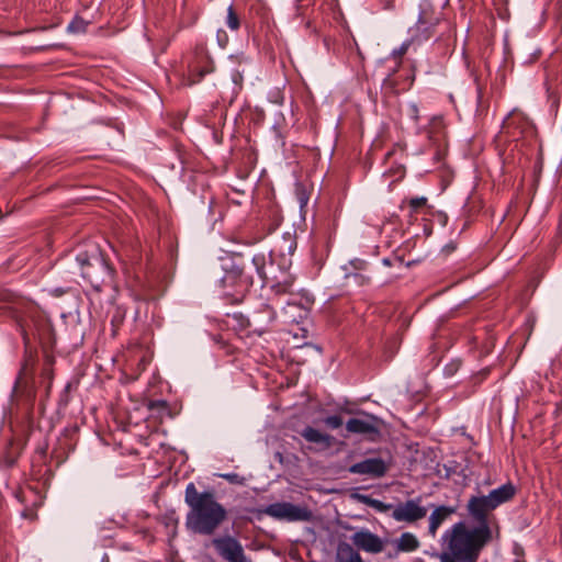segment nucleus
Here are the masks:
<instances>
[{
    "instance_id": "obj_29",
    "label": "nucleus",
    "mask_w": 562,
    "mask_h": 562,
    "mask_svg": "<svg viewBox=\"0 0 562 562\" xmlns=\"http://www.w3.org/2000/svg\"><path fill=\"white\" fill-rule=\"evenodd\" d=\"M297 196L301 203V206H304L307 203V196L305 195L304 191H299Z\"/></svg>"
},
{
    "instance_id": "obj_35",
    "label": "nucleus",
    "mask_w": 562,
    "mask_h": 562,
    "mask_svg": "<svg viewBox=\"0 0 562 562\" xmlns=\"http://www.w3.org/2000/svg\"><path fill=\"white\" fill-rule=\"evenodd\" d=\"M443 562H452V561L448 560V561H443Z\"/></svg>"
},
{
    "instance_id": "obj_10",
    "label": "nucleus",
    "mask_w": 562,
    "mask_h": 562,
    "mask_svg": "<svg viewBox=\"0 0 562 562\" xmlns=\"http://www.w3.org/2000/svg\"><path fill=\"white\" fill-rule=\"evenodd\" d=\"M379 419L372 414H364L362 418H350L346 423V430L349 434L368 436L371 439L380 434Z\"/></svg>"
},
{
    "instance_id": "obj_13",
    "label": "nucleus",
    "mask_w": 562,
    "mask_h": 562,
    "mask_svg": "<svg viewBox=\"0 0 562 562\" xmlns=\"http://www.w3.org/2000/svg\"><path fill=\"white\" fill-rule=\"evenodd\" d=\"M336 562H363V560L351 544L342 542L338 544Z\"/></svg>"
},
{
    "instance_id": "obj_18",
    "label": "nucleus",
    "mask_w": 562,
    "mask_h": 562,
    "mask_svg": "<svg viewBox=\"0 0 562 562\" xmlns=\"http://www.w3.org/2000/svg\"><path fill=\"white\" fill-rule=\"evenodd\" d=\"M252 266L255 267L257 273H258V277L262 280V281H266L267 280V273H266V263H267V260H266V256L262 255V254H259V255H256L252 257Z\"/></svg>"
},
{
    "instance_id": "obj_9",
    "label": "nucleus",
    "mask_w": 562,
    "mask_h": 562,
    "mask_svg": "<svg viewBox=\"0 0 562 562\" xmlns=\"http://www.w3.org/2000/svg\"><path fill=\"white\" fill-rule=\"evenodd\" d=\"M390 462L382 458H368L349 467L352 474L368 475L370 477H382L390 469Z\"/></svg>"
},
{
    "instance_id": "obj_5",
    "label": "nucleus",
    "mask_w": 562,
    "mask_h": 562,
    "mask_svg": "<svg viewBox=\"0 0 562 562\" xmlns=\"http://www.w3.org/2000/svg\"><path fill=\"white\" fill-rule=\"evenodd\" d=\"M212 544L220 557L227 562H251L245 554L241 543L232 536L214 538Z\"/></svg>"
},
{
    "instance_id": "obj_2",
    "label": "nucleus",
    "mask_w": 562,
    "mask_h": 562,
    "mask_svg": "<svg viewBox=\"0 0 562 562\" xmlns=\"http://www.w3.org/2000/svg\"><path fill=\"white\" fill-rule=\"evenodd\" d=\"M184 501L190 507L186 517V527L194 533L213 535L226 520L227 510L212 492H198L194 483L186 487Z\"/></svg>"
},
{
    "instance_id": "obj_16",
    "label": "nucleus",
    "mask_w": 562,
    "mask_h": 562,
    "mask_svg": "<svg viewBox=\"0 0 562 562\" xmlns=\"http://www.w3.org/2000/svg\"><path fill=\"white\" fill-rule=\"evenodd\" d=\"M126 316V310L122 306H115L111 315L112 335L115 336L120 326Z\"/></svg>"
},
{
    "instance_id": "obj_17",
    "label": "nucleus",
    "mask_w": 562,
    "mask_h": 562,
    "mask_svg": "<svg viewBox=\"0 0 562 562\" xmlns=\"http://www.w3.org/2000/svg\"><path fill=\"white\" fill-rule=\"evenodd\" d=\"M358 497L368 506H370L379 512H382V513L393 509L395 507L392 504H385L379 499L371 498L367 495H359Z\"/></svg>"
},
{
    "instance_id": "obj_15",
    "label": "nucleus",
    "mask_w": 562,
    "mask_h": 562,
    "mask_svg": "<svg viewBox=\"0 0 562 562\" xmlns=\"http://www.w3.org/2000/svg\"><path fill=\"white\" fill-rule=\"evenodd\" d=\"M285 316L293 323H300L308 315V310L297 303H288L284 307Z\"/></svg>"
},
{
    "instance_id": "obj_14",
    "label": "nucleus",
    "mask_w": 562,
    "mask_h": 562,
    "mask_svg": "<svg viewBox=\"0 0 562 562\" xmlns=\"http://www.w3.org/2000/svg\"><path fill=\"white\" fill-rule=\"evenodd\" d=\"M397 552H414L420 543L417 537L412 532H404L395 542Z\"/></svg>"
},
{
    "instance_id": "obj_31",
    "label": "nucleus",
    "mask_w": 562,
    "mask_h": 562,
    "mask_svg": "<svg viewBox=\"0 0 562 562\" xmlns=\"http://www.w3.org/2000/svg\"><path fill=\"white\" fill-rule=\"evenodd\" d=\"M233 279V274L232 273H227L225 277H224V283H227L229 282L231 280Z\"/></svg>"
},
{
    "instance_id": "obj_30",
    "label": "nucleus",
    "mask_w": 562,
    "mask_h": 562,
    "mask_svg": "<svg viewBox=\"0 0 562 562\" xmlns=\"http://www.w3.org/2000/svg\"><path fill=\"white\" fill-rule=\"evenodd\" d=\"M407 48H408V43H404V44L400 47V49H398V50H396L395 53L397 54V56H400V57H401L402 55H404V54L406 53Z\"/></svg>"
},
{
    "instance_id": "obj_4",
    "label": "nucleus",
    "mask_w": 562,
    "mask_h": 562,
    "mask_svg": "<svg viewBox=\"0 0 562 562\" xmlns=\"http://www.w3.org/2000/svg\"><path fill=\"white\" fill-rule=\"evenodd\" d=\"M266 513L273 518L288 521H308L312 518V513L307 507L288 502L271 504L267 507Z\"/></svg>"
},
{
    "instance_id": "obj_23",
    "label": "nucleus",
    "mask_w": 562,
    "mask_h": 562,
    "mask_svg": "<svg viewBox=\"0 0 562 562\" xmlns=\"http://www.w3.org/2000/svg\"><path fill=\"white\" fill-rule=\"evenodd\" d=\"M85 30L86 23L81 19H76L68 25V31L70 32H83Z\"/></svg>"
},
{
    "instance_id": "obj_24",
    "label": "nucleus",
    "mask_w": 562,
    "mask_h": 562,
    "mask_svg": "<svg viewBox=\"0 0 562 562\" xmlns=\"http://www.w3.org/2000/svg\"><path fill=\"white\" fill-rule=\"evenodd\" d=\"M220 476L223 477L224 480L228 481L232 484H243L244 483V477H241L237 473H225V474H221Z\"/></svg>"
},
{
    "instance_id": "obj_33",
    "label": "nucleus",
    "mask_w": 562,
    "mask_h": 562,
    "mask_svg": "<svg viewBox=\"0 0 562 562\" xmlns=\"http://www.w3.org/2000/svg\"><path fill=\"white\" fill-rule=\"evenodd\" d=\"M508 125H509V122H508V119H506L504 122V127L506 128V131H508Z\"/></svg>"
},
{
    "instance_id": "obj_34",
    "label": "nucleus",
    "mask_w": 562,
    "mask_h": 562,
    "mask_svg": "<svg viewBox=\"0 0 562 562\" xmlns=\"http://www.w3.org/2000/svg\"><path fill=\"white\" fill-rule=\"evenodd\" d=\"M241 282L244 283L245 286H248L249 284V281L247 279L243 280Z\"/></svg>"
},
{
    "instance_id": "obj_22",
    "label": "nucleus",
    "mask_w": 562,
    "mask_h": 562,
    "mask_svg": "<svg viewBox=\"0 0 562 562\" xmlns=\"http://www.w3.org/2000/svg\"><path fill=\"white\" fill-rule=\"evenodd\" d=\"M148 408L164 413L168 409V405L166 401H150L148 403Z\"/></svg>"
},
{
    "instance_id": "obj_11",
    "label": "nucleus",
    "mask_w": 562,
    "mask_h": 562,
    "mask_svg": "<svg viewBox=\"0 0 562 562\" xmlns=\"http://www.w3.org/2000/svg\"><path fill=\"white\" fill-rule=\"evenodd\" d=\"M300 435L311 443H315L321 450L329 449L333 445V436L322 432L321 430L306 426L300 431Z\"/></svg>"
},
{
    "instance_id": "obj_21",
    "label": "nucleus",
    "mask_w": 562,
    "mask_h": 562,
    "mask_svg": "<svg viewBox=\"0 0 562 562\" xmlns=\"http://www.w3.org/2000/svg\"><path fill=\"white\" fill-rule=\"evenodd\" d=\"M323 422L330 429H337L344 424L342 418L338 415L327 416Z\"/></svg>"
},
{
    "instance_id": "obj_27",
    "label": "nucleus",
    "mask_w": 562,
    "mask_h": 562,
    "mask_svg": "<svg viewBox=\"0 0 562 562\" xmlns=\"http://www.w3.org/2000/svg\"><path fill=\"white\" fill-rule=\"evenodd\" d=\"M16 458H18V452H10L5 457L4 462H5L7 465H12L15 462Z\"/></svg>"
},
{
    "instance_id": "obj_20",
    "label": "nucleus",
    "mask_w": 562,
    "mask_h": 562,
    "mask_svg": "<svg viewBox=\"0 0 562 562\" xmlns=\"http://www.w3.org/2000/svg\"><path fill=\"white\" fill-rule=\"evenodd\" d=\"M408 206L411 209V213H418L419 210L427 204V198L425 196H415L407 200Z\"/></svg>"
},
{
    "instance_id": "obj_12",
    "label": "nucleus",
    "mask_w": 562,
    "mask_h": 562,
    "mask_svg": "<svg viewBox=\"0 0 562 562\" xmlns=\"http://www.w3.org/2000/svg\"><path fill=\"white\" fill-rule=\"evenodd\" d=\"M454 513L456 509L453 507L443 505L436 507L429 516V535L435 537L439 527Z\"/></svg>"
},
{
    "instance_id": "obj_3",
    "label": "nucleus",
    "mask_w": 562,
    "mask_h": 562,
    "mask_svg": "<svg viewBox=\"0 0 562 562\" xmlns=\"http://www.w3.org/2000/svg\"><path fill=\"white\" fill-rule=\"evenodd\" d=\"M81 277L93 288L100 289L106 278L111 277V268L99 254L97 248L91 252L80 251L76 256Z\"/></svg>"
},
{
    "instance_id": "obj_1",
    "label": "nucleus",
    "mask_w": 562,
    "mask_h": 562,
    "mask_svg": "<svg viewBox=\"0 0 562 562\" xmlns=\"http://www.w3.org/2000/svg\"><path fill=\"white\" fill-rule=\"evenodd\" d=\"M516 493L512 483L492 490L487 495L472 496L468 501L469 515L477 522L476 527L469 528L465 522L459 521L445 531L442 543L447 549L440 555V562H476L482 549L492 539V529L487 515L499 505L510 501Z\"/></svg>"
},
{
    "instance_id": "obj_32",
    "label": "nucleus",
    "mask_w": 562,
    "mask_h": 562,
    "mask_svg": "<svg viewBox=\"0 0 562 562\" xmlns=\"http://www.w3.org/2000/svg\"><path fill=\"white\" fill-rule=\"evenodd\" d=\"M382 262H383V265H385V266H391V260H390V259H387V258H384V259L382 260Z\"/></svg>"
},
{
    "instance_id": "obj_8",
    "label": "nucleus",
    "mask_w": 562,
    "mask_h": 562,
    "mask_svg": "<svg viewBox=\"0 0 562 562\" xmlns=\"http://www.w3.org/2000/svg\"><path fill=\"white\" fill-rule=\"evenodd\" d=\"M350 540L358 550H362L371 554L382 552L385 547L384 540L366 528L356 531L350 537Z\"/></svg>"
},
{
    "instance_id": "obj_6",
    "label": "nucleus",
    "mask_w": 562,
    "mask_h": 562,
    "mask_svg": "<svg viewBox=\"0 0 562 562\" xmlns=\"http://www.w3.org/2000/svg\"><path fill=\"white\" fill-rule=\"evenodd\" d=\"M428 509L422 505V497L407 499L397 504L392 512V518L398 522L413 524L426 517Z\"/></svg>"
},
{
    "instance_id": "obj_7",
    "label": "nucleus",
    "mask_w": 562,
    "mask_h": 562,
    "mask_svg": "<svg viewBox=\"0 0 562 562\" xmlns=\"http://www.w3.org/2000/svg\"><path fill=\"white\" fill-rule=\"evenodd\" d=\"M213 70V61L204 48H196L193 59L188 65L189 83L194 85L199 82L206 74H211Z\"/></svg>"
},
{
    "instance_id": "obj_28",
    "label": "nucleus",
    "mask_w": 562,
    "mask_h": 562,
    "mask_svg": "<svg viewBox=\"0 0 562 562\" xmlns=\"http://www.w3.org/2000/svg\"><path fill=\"white\" fill-rule=\"evenodd\" d=\"M409 112L412 116L417 121L418 119V106L415 103L409 104Z\"/></svg>"
},
{
    "instance_id": "obj_19",
    "label": "nucleus",
    "mask_w": 562,
    "mask_h": 562,
    "mask_svg": "<svg viewBox=\"0 0 562 562\" xmlns=\"http://www.w3.org/2000/svg\"><path fill=\"white\" fill-rule=\"evenodd\" d=\"M226 25L231 31H238L240 27V20L233 5L227 9Z\"/></svg>"
},
{
    "instance_id": "obj_26",
    "label": "nucleus",
    "mask_w": 562,
    "mask_h": 562,
    "mask_svg": "<svg viewBox=\"0 0 562 562\" xmlns=\"http://www.w3.org/2000/svg\"><path fill=\"white\" fill-rule=\"evenodd\" d=\"M292 285V281H284L282 284L277 285V292H288L290 286Z\"/></svg>"
},
{
    "instance_id": "obj_25",
    "label": "nucleus",
    "mask_w": 562,
    "mask_h": 562,
    "mask_svg": "<svg viewBox=\"0 0 562 562\" xmlns=\"http://www.w3.org/2000/svg\"><path fill=\"white\" fill-rule=\"evenodd\" d=\"M216 36H217V42H218L220 46L224 48L228 43V36H227L226 32L220 30L217 32Z\"/></svg>"
}]
</instances>
